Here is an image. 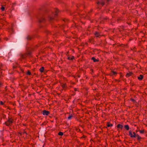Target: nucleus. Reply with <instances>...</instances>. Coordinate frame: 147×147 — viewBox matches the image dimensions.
I'll list each match as a JSON object with an SVG mask.
<instances>
[{
	"mask_svg": "<svg viewBox=\"0 0 147 147\" xmlns=\"http://www.w3.org/2000/svg\"><path fill=\"white\" fill-rule=\"evenodd\" d=\"M46 16L50 22H52L54 20L53 15H52L50 14H48L46 15Z\"/></svg>",
	"mask_w": 147,
	"mask_h": 147,
	"instance_id": "obj_1",
	"label": "nucleus"
},
{
	"mask_svg": "<svg viewBox=\"0 0 147 147\" xmlns=\"http://www.w3.org/2000/svg\"><path fill=\"white\" fill-rule=\"evenodd\" d=\"M44 15L43 14H42L38 17V19L39 22H42L45 20V18L44 17Z\"/></svg>",
	"mask_w": 147,
	"mask_h": 147,
	"instance_id": "obj_2",
	"label": "nucleus"
},
{
	"mask_svg": "<svg viewBox=\"0 0 147 147\" xmlns=\"http://www.w3.org/2000/svg\"><path fill=\"white\" fill-rule=\"evenodd\" d=\"M133 135H132V132L130 130L129 131V135L130 136V137L131 138H135L136 136L137 135H136V133L134 132H133Z\"/></svg>",
	"mask_w": 147,
	"mask_h": 147,
	"instance_id": "obj_3",
	"label": "nucleus"
},
{
	"mask_svg": "<svg viewBox=\"0 0 147 147\" xmlns=\"http://www.w3.org/2000/svg\"><path fill=\"white\" fill-rule=\"evenodd\" d=\"M42 113L44 115H47L49 114V112L48 111L44 110L42 111Z\"/></svg>",
	"mask_w": 147,
	"mask_h": 147,
	"instance_id": "obj_4",
	"label": "nucleus"
},
{
	"mask_svg": "<svg viewBox=\"0 0 147 147\" xmlns=\"http://www.w3.org/2000/svg\"><path fill=\"white\" fill-rule=\"evenodd\" d=\"M31 52H29L27 54H25L24 55H21V58L23 59H24L26 57L27 55H29L31 54Z\"/></svg>",
	"mask_w": 147,
	"mask_h": 147,
	"instance_id": "obj_5",
	"label": "nucleus"
},
{
	"mask_svg": "<svg viewBox=\"0 0 147 147\" xmlns=\"http://www.w3.org/2000/svg\"><path fill=\"white\" fill-rule=\"evenodd\" d=\"M12 123V121L10 119H9L7 122H6L5 123L7 125L9 126Z\"/></svg>",
	"mask_w": 147,
	"mask_h": 147,
	"instance_id": "obj_6",
	"label": "nucleus"
},
{
	"mask_svg": "<svg viewBox=\"0 0 147 147\" xmlns=\"http://www.w3.org/2000/svg\"><path fill=\"white\" fill-rule=\"evenodd\" d=\"M123 127V125L120 124H118L117 125V127L118 128H120L121 129H122Z\"/></svg>",
	"mask_w": 147,
	"mask_h": 147,
	"instance_id": "obj_7",
	"label": "nucleus"
},
{
	"mask_svg": "<svg viewBox=\"0 0 147 147\" xmlns=\"http://www.w3.org/2000/svg\"><path fill=\"white\" fill-rule=\"evenodd\" d=\"M74 59V56H68L67 57V59L69 60H73Z\"/></svg>",
	"mask_w": 147,
	"mask_h": 147,
	"instance_id": "obj_8",
	"label": "nucleus"
},
{
	"mask_svg": "<svg viewBox=\"0 0 147 147\" xmlns=\"http://www.w3.org/2000/svg\"><path fill=\"white\" fill-rule=\"evenodd\" d=\"M124 127L125 129L127 130H129V126L127 125H125Z\"/></svg>",
	"mask_w": 147,
	"mask_h": 147,
	"instance_id": "obj_9",
	"label": "nucleus"
},
{
	"mask_svg": "<svg viewBox=\"0 0 147 147\" xmlns=\"http://www.w3.org/2000/svg\"><path fill=\"white\" fill-rule=\"evenodd\" d=\"M143 78V76L142 75H140L138 77V79L139 80H142Z\"/></svg>",
	"mask_w": 147,
	"mask_h": 147,
	"instance_id": "obj_10",
	"label": "nucleus"
},
{
	"mask_svg": "<svg viewBox=\"0 0 147 147\" xmlns=\"http://www.w3.org/2000/svg\"><path fill=\"white\" fill-rule=\"evenodd\" d=\"M95 35L97 37H99L100 36V35L99 34V33L98 32H95Z\"/></svg>",
	"mask_w": 147,
	"mask_h": 147,
	"instance_id": "obj_11",
	"label": "nucleus"
},
{
	"mask_svg": "<svg viewBox=\"0 0 147 147\" xmlns=\"http://www.w3.org/2000/svg\"><path fill=\"white\" fill-rule=\"evenodd\" d=\"M107 126L108 127H111L113 126V124L110 123L109 122H108L107 123Z\"/></svg>",
	"mask_w": 147,
	"mask_h": 147,
	"instance_id": "obj_12",
	"label": "nucleus"
},
{
	"mask_svg": "<svg viewBox=\"0 0 147 147\" xmlns=\"http://www.w3.org/2000/svg\"><path fill=\"white\" fill-rule=\"evenodd\" d=\"M92 59L93 60V61L94 62H97L98 60L97 59H95L94 57H92Z\"/></svg>",
	"mask_w": 147,
	"mask_h": 147,
	"instance_id": "obj_13",
	"label": "nucleus"
},
{
	"mask_svg": "<svg viewBox=\"0 0 147 147\" xmlns=\"http://www.w3.org/2000/svg\"><path fill=\"white\" fill-rule=\"evenodd\" d=\"M132 73L131 72H130L129 73H127L126 75V76L128 77L130 76L131 75Z\"/></svg>",
	"mask_w": 147,
	"mask_h": 147,
	"instance_id": "obj_14",
	"label": "nucleus"
},
{
	"mask_svg": "<svg viewBox=\"0 0 147 147\" xmlns=\"http://www.w3.org/2000/svg\"><path fill=\"white\" fill-rule=\"evenodd\" d=\"M136 137H137L138 140H140L141 139V137L138 134L136 135Z\"/></svg>",
	"mask_w": 147,
	"mask_h": 147,
	"instance_id": "obj_15",
	"label": "nucleus"
},
{
	"mask_svg": "<svg viewBox=\"0 0 147 147\" xmlns=\"http://www.w3.org/2000/svg\"><path fill=\"white\" fill-rule=\"evenodd\" d=\"M73 116L72 115H70L68 117H67V119L68 120H70L71 119V118Z\"/></svg>",
	"mask_w": 147,
	"mask_h": 147,
	"instance_id": "obj_16",
	"label": "nucleus"
},
{
	"mask_svg": "<svg viewBox=\"0 0 147 147\" xmlns=\"http://www.w3.org/2000/svg\"><path fill=\"white\" fill-rule=\"evenodd\" d=\"M44 70V67H42L40 69V70L41 72H42Z\"/></svg>",
	"mask_w": 147,
	"mask_h": 147,
	"instance_id": "obj_17",
	"label": "nucleus"
},
{
	"mask_svg": "<svg viewBox=\"0 0 147 147\" xmlns=\"http://www.w3.org/2000/svg\"><path fill=\"white\" fill-rule=\"evenodd\" d=\"M26 38L27 40H29L32 38V37L29 36H28Z\"/></svg>",
	"mask_w": 147,
	"mask_h": 147,
	"instance_id": "obj_18",
	"label": "nucleus"
},
{
	"mask_svg": "<svg viewBox=\"0 0 147 147\" xmlns=\"http://www.w3.org/2000/svg\"><path fill=\"white\" fill-rule=\"evenodd\" d=\"M58 134L59 135L62 136L63 135V132H59L58 133Z\"/></svg>",
	"mask_w": 147,
	"mask_h": 147,
	"instance_id": "obj_19",
	"label": "nucleus"
},
{
	"mask_svg": "<svg viewBox=\"0 0 147 147\" xmlns=\"http://www.w3.org/2000/svg\"><path fill=\"white\" fill-rule=\"evenodd\" d=\"M61 86L63 88H64L66 87V84H63L61 85Z\"/></svg>",
	"mask_w": 147,
	"mask_h": 147,
	"instance_id": "obj_20",
	"label": "nucleus"
},
{
	"mask_svg": "<svg viewBox=\"0 0 147 147\" xmlns=\"http://www.w3.org/2000/svg\"><path fill=\"white\" fill-rule=\"evenodd\" d=\"M111 72L112 73V75H116V74H117V73L116 72L114 71H111Z\"/></svg>",
	"mask_w": 147,
	"mask_h": 147,
	"instance_id": "obj_21",
	"label": "nucleus"
},
{
	"mask_svg": "<svg viewBox=\"0 0 147 147\" xmlns=\"http://www.w3.org/2000/svg\"><path fill=\"white\" fill-rule=\"evenodd\" d=\"M144 132V130H142L140 131V132L141 134H143Z\"/></svg>",
	"mask_w": 147,
	"mask_h": 147,
	"instance_id": "obj_22",
	"label": "nucleus"
},
{
	"mask_svg": "<svg viewBox=\"0 0 147 147\" xmlns=\"http://www.w3.org/2000/svg\"><path fill=\"white\" fill-rule=\"evenodd\" d=\"M97 3L98 4H100V3H101V4L102 5H104V2H102V3H100V2H98V3Z\"/></svg>",
	"mask_w": 147,
	"mask_h": 147,
	"instance_id": "obj_23",
	"label": "nucleus"
},
{
	"mask_svg": "<svg viewBox=\"0 0 147 147\" xmlns=\"http://www.w3.org/2000/svg\"><path fill=\"white\" fill-rule=\"evenodd\" d=\"M27 74L28 75H30L31 74V73L29 71H28L27 72Z\"/></svg>",
	"mask_w": 147,
	"mask_h": 147,
	"instance_id": "obj_24",
	"label": "nucleus"
},
{
	"mask_svg": "<svg viewBox=\"0 0 147 147\" xmlns=\"http://www.w3.org/2000/svg\"><path fill=\"white\" fill-rule=\"evenodd\" d=\"M1 9L3 11L5 9V7L3 6H2L1 8Z\"/></svg>",
	"mask_w": 147,
	"mask_h": 147,
	"instance_id": "obj_25",
	"label": "nucleus"
},
{
	"mask_svg": "<svg viewBox=\"0 0 147 147\" xmlns=\"http://www.w3.org/2000/svg\"><path fill=\"white\" fill-rule=\"evenodd\" d=\"M59 12V11L58 9L56 8V15H57V12Z\"/></svg>",
	"mask_w": 147,
	"mask_h": 147,
	"instance_id": "obj_26",
	"label": "nucleus"
},
{
	"mask_svg": "<svg viewBox=\"0 0 147 147\" xmlns=\"http://www.w3.org/2000/svg\"><path fill=\"white\" fill-rule=\"evenodd\" d=\"M131 100L132 101H135V100L133 98H131Z\"/></svg>",
	"mask_w": 147,
	"mask_h": 147,
	"instance_id": "obj_27",
	"label": "nucleus"
},
{
	"mask_svg": "<svg viewBox=\"0 0 147 147\" xmlns=\"http://www.w3.org/2000/svg\"><path fill=\"white\" fill-rule=\"evenodd\" d=\"M1 104L2 105H3V103L1 101L0 102Z\"/></svg>",
	"mask_w": 147,
	"mask_h": 147,
	"instance_id": "obj_28",
	"label": "nucleus"
},
{
	"mask_svg": "<svg viewBox=\"0 0 147 147\" xmlns=\"http://www.w3.org/2000/svg\"><path fill=\"white\" fill-rule=\"evenodd\" d=\"M85 137V136H82V137H81V138H84Z\"/></svg>",
	"mask_w": 147,
	"mask_h": 147,
	"instance_id": "obj_29",
	"label": "nucleus"
},
{
	"mask_svg": "<svg viewBox=\"0 0 147 147\" xmlns=\"http://www.w3.org/2000/svg\"><path fill=\"white\" fill-rule=\"evenodd\" d=\"M10 31H13V30H12V28H11L10 29Z\"/></svg>",
	"mask_w": 147,
	"mask_h": 147,
	"instance_id": "obj_30",
	"label": "nucleus"
},
{
	"mask_svg": "<svg viewBox=\"0 0 147 147\" xmlns=\"http://www.w3.org/2000/svg\"><path fill=\"white\" fill-rule=\"evenodd\" d=\"M1 83H0V86H1Z\"/></svg>",
	"mask_w": 147,
	"mask_h": 147,
	"instance_id": "obj_31",
	"label": "nucleus"
},
{
	"mask_svg": "<svg viewBox=\"0 0 147 147\" xmlns=\"http://www.w3.org/2000/svg\"><path fill=\"white\" fill-rule=\"evenodd\" d=\"M133 134H132V135H133Z\"/></svg>",
	"mask_w": 147,
	"mask_h": 147,
	"instance_id": "obj_32",
	"label": "nucleus"
}]
</instances>
